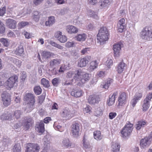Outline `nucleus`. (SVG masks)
I'll return each instance as SVG.
<instances>
[{
  "label": "nucleus",
  "mask_w": 152,
  "mask_h": 152,
  "mask_svg": "<svg viewBox=\"0 0 152 152\" xmlns=\"http://www.w3.org/2000/svg\"><path fill=\"white\" fill-rule=\"evenodd\" d=\"M98 64L96 60L91 62L89 68V70L92 71L96 69L98 66Z\"/></svg>",
  "instance_id": "nucleus-40"
},
{
  "label": "nucleus",
  "mask_w": 152,
  "mask_h": 152,
  "mask_svg": "<svg viewBox=\"0 0 152 152\" xmlns=\"http://www.w3.org/2000/svg\"><path fill=\"white\" fill-rule=\"evenodd\" d=\"M98 34L99 35V36L102 35H106L108 36L109 35L107 29L105 27H102L99 30V33Z\"/></svg>",
  "instance_id": "nucleus-29"
},
{
  "label": "nucleus",
  "mask_w": 152,
  "mask_h": 152,
  "mask_svg": "<svg viewBox=\"0 0 152 152\" xmlns=\"http://www.w3.org/2000/svg\"><path fill=\"white\" fill-rule=\"evenodd\" d=\"M113 80L110 78H109L107 79L105 82V83L104 85H102V88L106 89H107L110 86L112 83Z\"/></svg>",
  "instance_id": "nucleus-37"
},
{
  "label": "nucleus",
  "mask_w": 152,
  "mask_h": 152,
  "mask_svg": "<svg viewBox=\"0 0 152 152\" xmlns=\"http://www.w3.org/2000/svg\"><path fill=\"white\" fill-rule=\"evenodd\" d=\"M13 152H22L21 148L20 143L16 144L12 149Z\"/></svg>",
  "instance_id": "nucleus-42"
},
{
  "label": "nucleus",
  "mask_w": 152,
  "mask_h": 152,
  "mask_svg": "<svg viewBox=\"0 0 152 152\" xmlns=\"http://www.w3.org/2000/svg\"><path fill=\"white\" fill-rule=\"evenodd\" d=\"M6 7H3L0 9V16H3L6 13Z\"/></svg>",
  "instance_id": "nucleus-63"
},
{
  "label": "nucleus",
  "mask_w": 152,
  "mask_h": 152,
  "mask_svg": "<svg viewBox=\"0 0 152 152\" xmlns=\"http://www.w3.org/2000/svg\"><path fill=\"white\" fill-rule=\"evenodd\" d=\"M82 90L78 88L73 89L71 92L72 96L76 97H78L82 95Z\"/></svg>",
  "instance_id": "nucleus-21"
},
{
  "label": "nucleus",
  "mask_w": 152,
  "mask_h": 152,
  "mask_svg": "<svg viewBox=\"0 0 152 152\" xmlns=\"http://www.w3.org/2000/svg\"><path fill=\"white\" fill-rule=\"evenodd\" d=\"M13 62L14 64L18 67L21 66L22 63V61L21 60L16 58H13Z\"/></svg>",
  "instance_id": "nucleus-53"
},
{
  "label": "nucleus",
  "mask_w": 152,
  "mask_h": 152,
  "mask_svg": "<svg viewBox=\"0 0 152 152\" xmlns=\"http://www.w3.org/2000/svg\"><path fill=\"white\" fill-rule=\"evenodd\" d=\"M102 109L100 107H98L95 109L94 114L96 116H99L102 115Z\"/></svg>",
  "instance_id": "nucleus-48"
},
{
  "label": "nucleus",
  "mask_w": 152,
  "mask_h": 152,
  "mask_svg": "<svg viewBox=\"0 0 152 152\" xmlns=\"http://www.w3.org/2000/svg\"><path fill=\"white\" fill-rule=\"evenodd\" d=\"M120 145L118 142H113L111 145V152H119Z\"/></svg>",
  "instance_id": "nucleus-27"
},
{
  "label": "nucleus",
  "mask_w": 152,
  "mask_h": 152,
  "mask_svg": "<svg viewBox=\"0 0 152 152\" xmlns=\"http://www.w3.org/2000/svg\"><path fill=\"white\" fill-rule=\"evenodd\" d=\"M42 56L43 58L45 59H48L51 57V52L44 51L42 52Z\"/></svg>",
  "instance_id": "nucleus-47"
},
{
  "label": "nucleus",
  "mask_w": 152,
  "mask_h": 152,
  "mask_svg": "<svg viewBox=\"0 0 152 152\" xmlns=\"http://www.w3.org/2000/svg\"><path fill=\"white\" fill-rule=\"evenodd\" d=\"M1 101L5 107L9 105L11 101L10 94L6 91L3 92L1 95Z\"/></svg>",
  "instance_id": "nucleus-2"
},
{
  "label": "nucleus",
  "mask_w": 152,
  "mask_h": 152,
  "mask_svg": "<svg viewBox=\"0 0 152 152\" xmlns=\"http://www.w3.org/2000/svg\"><path fill=\"white\" fill-rule=\"evenodd\" d=\"M60 82V80L59 78L56 77L54 78L52 80V83L53 86L57 87Z\"/></svg>",
  "instance_id": "nucleus-51"
},
{
  "label": "nucleus",
  "mask_w": 152,
  "mask_h": 152,
  "mask_svg": "<svg viewBox=\"0 0 152 152\" xmlns=\"http://www.w3.org/2000/svg\"><path fill=\"white\" fill-rule=\"evenodd\" d=\"M152 98V93H149L146 96V98L144 100L142 107L143 111H146L150 107V103Z\"/></svg>",
  "instance_id": "nucleus-7"
},
{
  "label": "nucleus",
  "mask_w": 152,
  "mask_h": 152,
  "mask_svg": "<svg viewBox=\"0 0 152 152\" xmlns=\"http://www.w3.org/2000/svg\"><path fill=\"white\" fill-rule=\"evenodd\" d=\"M146 124V122L145 121H138L136 124V128L137 130H139L142 127H144Z\"/></svg>",
  "instance_id": "nucleus-38"
},
{
  "label": "nucleus",
  "mask_w": 152,
  "mask_h": 152,
  "mask_svg": "<svg viewBox=\"0 0 152 152\" xmlns=\"http://www.w3.org/2000/svg\"><path fill=\"white\" fill-rule=\"evenodd\" d=\"M122 44L121 43L116 44L113 45L114 55L115 57H118L120 55V51Z\"/></svg>",
  "instance_id": "nucleus-15"
},
{
  "label": "nucleus",
  "mask_w": 152,
  "mask_h": 152,
  "mask_svg": "<svg viewBox=\"0 0 152 152\" xmlns=\"http://www.w3.org/2000/svg\"><path fill=\"white\" fill-rule=\"evenodd\" d=\"M18 77L13 75L11 77L5 82V85L8 89H10L14 86V84L18 81Z\"/></svg>",
  "instance_id": "nucleus-5"
},
{
  "label": "nucleus",
  "mask_w": 152,
  "mask_h": 152,
  "mask_svg": "<svg viewBox=\"0 0 152 152\" xmlns=\"http://www.w3.org/2000/svg\"><path fill=\"white\" fill-rule=\"evenodd\" d=\"M28 24L27 22H22L18 24L19 27L22 28Z\"/></svg>",
  "instance_id": "nucleus-60"
},
{
  "label": "nucleus",
  "mask_w": 152,
  "mask_h": 152,
  "mask_svg": "<svg viewBox=\"0 0 152 152\" xmlns=\"http://www.w3.org/2000/svg\"><path fill=\"white\" fill-rule=\"evenodd\" d=\"M117 115L116 113L111 112L109 113V118L110 119H112L114 118Z\"/></svg>",
  "instance_id": "nucleus-61"
},
{
  "label": "nucleus",
  "mask_w": 152,
  "mask_h": 152,
  "mask_svg": "<svg viewBox=\"0 0 152 152\" xmlns=\"http://www.w3.org/2000/svg\"><path fill=\"white\" fill-rule=\"evenodd\" d=\"M118 93L114 92L112 95H110L109 96L108 101H107V104L109 106H111L114 104L115 101L116 96L117 95Z\"/></svg>",
  "instance_id": "nucleus-25"
},
{
  "label": "nucleus",
  "mask_w": 152,
  "mask_h": 152,
  "mask_svg": "<svg viewBox=\"0 0 152 152\" xmlns=\"http://www.w3.org/2000/svg\"><path fill=\"white\" fill-rule=\"evenodd\" d=\"M113 60L110 59H108L106 61V64L107 67L109 68V66L113 65Z\"/></svg>",
  "instance_id": "nucleus-62"
},
{
  "label": "nucleus",
  "mask_w": 152,
  "mask_h": 152,
  "mask_svg": "<svg viewBox=\"0 0 152 152\" xmlns=\"http://www.w3.org/2000/svg\"><path fill=\"white\" fill-rule=\"evenodd\" d=\"M110 0H100L99 5L101 8H103L107 6L110 4Z\"/></svg>",
  "instance_id": "nucleus-34"
},
{
  "label": "nucleus",
  "mask_w": 152,
  "mask_h": 152,
  "mask_svg": "<svg viewBox=\"0 0 152 152\" xmlns=\"http://www.w3.org/2000/svg\"><path fill=\"white\" fill-rule=\"evenodd\" d=\"M133 125L129 122L121 131L123 137H126L130 135L132 131Z\"/></svg>",
  "instance_id": "nucleus-4"
},
{
  "label": "nucleus",
  "mask_w": 152,
  "mask_h": 152,
  "mask_svg": "<svg viewBox=\"0 0 152 152\" xmlns=\"http://www.w3.org/2000/svg\"><path fill=\"white\" fill-rule=\"evenodd\" d=\"M0 42L5 47H7L9 44V42L7 39L2 38L0 39Z\"/></svg>",
  "instance_id": "nucleus-50"
},
{
  "label": "nucleus",
  "mask_w": 152,
  "mask_h": 152,
  "mask_svg": "<svg viewBox=\"0 0 152 152\" xmlns=\"http://www.w3.org/2000/svg\"><path fill=\"white\" fill-rule=\"evenodd\" d=\"M34 90L36 94L39 95L41 93L42 90L39 86H37L34 88Z\"/></svg>",
  "instance_id": "nucleus-49"
},
{
  "label": "nucleus",
  "mask_w": 152,
  "mask_h": 152,
  "mask_svg": "<svg viewBox=\"0 0 152 152\" xmlns=\"http://www.w3.org/2000/svg\"><path fill=\"white\" fill-rule=\"evenodd\" d=\"M82 75V73L77 71V73L75 74L73 77L74 79H73L75 80L77 84L79 86L83 84V83H80L81 81L83 79Z\"/></svg>",
  "instance_id": "nucleus-14"
},
{
  "label": "nucleus",
  "mask_w": 152,
  "mask_h": 152,
  "mask_svg": "<svg viewBox=\"0 0 152 152\" xmlns=\"http://www.w3.org/2000/svg\"><path fill=\"white\" fill-rule=\"evenodd\" d=\"M152 138V132L148 137H146L142 139L140 142V145L141 148H145L150 145L151 140Z\"/></svg>",
  "instance_id": "nucleus-6"
},
{
  "label": "nucleus",
  "mask_w": 152,
  "mask_h": 152,
  "mask_svg": "<svg viewBox=\"0 0 152 152\" xmlns=\"http://www.w3.org/2000/svg\"><path fill=\"white\" fill-rule=\"evenodd\" d=\"M74 113L72 110L66 107L62 111L61 115L65 120H68L73 117Z\"/></svg>",
  "instance_id": "nucleus-3"
},
{
  "label": "nucleus",
  "mask_w": 152,
  "mask_h": 152,
  "mask_svg": "<svg viewBox=\"0 0 152 152\" xmlns=\"http://www.w3.org/2000/svg\"><path fill=\"white\" fill-rule=\"evenodd\" d=\"M41 83L42 85L45 88H48L50 86L49 81L48 80H47L45 78H42L41 79Z\"/></svg>",
  "instance_id": "nucleus-45"
},
{
  "label": "nucleus",
  "mask_w": 152,
  "mask_h": 152,
  "mask_svg": "<svg viewBox=\"0 0 152 152\" xmlns=\"http://www.w3.org/2000/svg\"><path fill=\"white\" fill-rule=\"evenodd\" d=\"M15 54L20 56L24 52V49L22 46H20L18 47L16 50L12 52Z\"/></svg>",
  "instance_id": "nucleus-31"
},
{
  "label": "nucleus",
  "mask_w": 152,
  "mask_h": 152,
  "mask_svg": "<svg viewBox=\"0 0 152 152\" xmlns=\"http://www.w3.org/2000/svg\"><path fill=\"white\" fill-rule=\"evenodd\" d=\"M55 36L61 43H64L67 40V37L65 35H62V33L60 31L56 32Z\"/></svg>",
  "instance_id": "nucleus-12"
},
{
  "label": "nucleus",
  "mask_w": 152,
  "mask_h": 152,
  "mask_svg": "<svg viewBox=\"0 0 152 152\" xmlns=\"http://www.w3.org/2000/svg\"><path fill=\"white\" fill-rule=\"evenodd\" d=\"M45 125L42 121L38 122L35 126V129L38 132L42 134L45 131Z\"/></svg>",
  "instance_id": "nucleus-16"
},
{
  "label": "nucleus",
  "mask_w": 152,
  "mask_h": 152,
  "mask_svg": "<svg viewBox=\"0 0 152 152\" xmlns=\"http://www.w3.org/2000/svg\"><path fill=\"white\" fill-rule=\"evenodd\" d=\"M61 145L63 148H67L71 146V143L68 139L65 138L63 140Z\"/></svg>",
  "instance_id": "nucleus-28"
},
{
  "label": "nucleus",
  "mask_w": 152,
  "mask_h": 152,
  "mask_svg": "<svg viewBox=\"0 0 152 152\" xmlns=\"http://www.w3.org/2000/svg\"><path fill=\"white\" fill-rule=\"evenodd\" d=\"M40 17V13L37 11H34L33 13V20L36 22H38Z\"/></svg>",
  "instance_id": "nucleus-33"
},
{
  "label": "nucleus",
  "mask_w": 152,
  "mask_h": 152,
  "mask_svg": "<svg viewBox=\"0 0 152 152\" xmlns=\"http://www.w3.org/2000/svg\"><path fill=\"white\" fill-rule=\"evenodd\" d=\"M61 62V59L59 58H55L50 60L49 62L50 66L52 67L57 66L60 64Z\"/></svg>",
  "instance_id": "nucleus-22"
},
{
  "label": "nucleus",
  "mask_w": 152,
  "mask_h": 152,
  "mask_svg": "<svg viewBox=\"0 0 152 152\" xmlns=\"http://www.w3.org/2000/svg\"><path fill=\"white\" fill-rule=\"evenodd\" d=\"M126 23L124 18L120 20L117 24L118 31L121 33L123 32L126 27Z\"/></svg>",
  "instance_id": "nucleus-10"
},
{
  "label": "nucleus",
  "mask_w": 152,
  "mask_h": 152,
  "mask_svg": "<svg viewBox=\"0 0 152 152\" xmlns=\"http://www.w3.org/2000/svg\"><path fill=\"white\" fill-rule=\"evenodd\" d=\"M5 31V28L4 24L0 20V34L3 33Z\"/></svg>",
  "instance_id": "nucleus-55"
},
{
  "label": "nucleus",
  "mask_w": 152,
  "mask_h": 152,
  "mask_svg": "<svg viewBox=\"0 0 152 152\" xmlns=\"http://www.w3.org/2000/svg\"><path fill=\"white\" fill-rule=\"evenodd\" d=\"M35 102V101L27 102V104L26 108V111L27 112H30L34 108Z\"/></svg>",
  "instance_id": "nucleus-23"
},
{
  "label": "nucleus",
  "mask_w": 152,
  "mask_h": 152,
  "mask_svg": "<svg viewBox=\"0 0 152 152\" xmlns=\"http://www.w3.org/2000/svg\"><path fill=\"white\" fill-rule=\"evenodd\" d=\"M35 96L33 94L28 93L25 95L23 99L24 101L28 102L35 101Z\"/></svg>",
  "instance_id": "nucleus-19"
},
{
  "label": "nucleus",
  "mask_w": 152,
  "mask_h": 152,
  "mask_svg": "<svg viewBox=\"0 0 152 152\" xmlns=\"http://www.w3.org/2000/svg\"><path fill=\"white\" fill-rule=\"evenodd\" d=\"M125 67V64L123 62H121L118 66L117 71L118 73H121L122 72Z\"/></svg>",
  "instance_id": "nucleus-43"
},
{
  "label": "nucleus",
  "mask_w": 152,
  "mask_h": 152,
  "mask_svg": "<svg viewBox=\"0 0 152 152\" xmlns=\"http://www.w3.org/2000/svg\"><path fill=\"white\" fill-rule=\"evenodd\" d=\"M83 146L86 148L90 147V143L87 137L84 136L83 140Z\"/></svg>",
  "instance_id": "nucleus-44"
},
{
  "label": "nucleus",
  "mask_w": 152,
  "mask_h": 152,
  "mask_svg": "<svg viewBox=\"0 0 152 152\" xmlns=\"http://www.w3.org/2000/svg\"><path fill=\"white\" fill-rule=\"evenodd\" d=\"M99 99L97 96H90L88 99V102L91 104H94L98 102Z\"/></svg>",
  "instance_id": "nucleus-24"
},
{
  "label": "nucleus",
  "mask_w": 152,
  "mask_h": 152,
  "mask_svg": "<svg viewBox=\"0 0 152 152\" xmlns=\"http://www.w3.org/2000/svg\"><path fill=\"white\" fill-rule=\"evenodd\" d=\"M87 38L86 35L84 33L78 35L75 37L76 39L78 41L83 42Z\"/></svg>",
  "instance_id": "nucleus-30"
},
{
  "label": "nucleus",
  "mask_w": 152,
  "mask_h": 152,
  "mask_svg": "<svg viewBox=\"0 0 152 152\" xmlns=\"http://www.w3.org/2000/svg\"><path fill=\"white\" fill-rule=\"evenodd\" d=\"M71 56L77 58L79 57L78 54L77 52L75 50H72L70 52Z\"/></svg>",
  "instance_id": "nucleus-59"
},
{
  "label": "nucleus",
  "mask_w": 152,
  "mask_h": 152,
  "mask_svg": "<svg viewBox=\"0 0 152 152\" xmlns=\"http://www.w3.org/2000/svg\"><path fill=\"white\" fill-rule=\"evenodd\" d=\"M80 124L77 123H74L72 126L71 133L74 137H77L80 135Z\"/></svg>",
  "instance_id": "nucleus-9"
},
{
  "label": "nucleus",
  "mask_w": 152,
  "mask_h": 152,
  "mask_svg": "<svg viewBox=\"0 0 152 152\" xmlns=\"http://www.w3.org/2000/svg\"><path fill=\"white\" fill-rule=\"evenodd\" d=\"M142 93L139 92H137L134 96V98L137 100L139 101L142 98Z\"/></svg>",
  "instance_id": "nucleus-54"
},
{
  "label": "nucleus",
  "mask_w": 152,
  "mask_h": 152,
  "mask_svg": "<svg viewBox=\"0 0 152 152\" xmlns=\"http://www.w3.org/2000/svg\"><path fill=\"white\" fill-rule=\"evenodd\" d=\"M91 59V56H86L84 58L80 59L78 62V66L80 67H83L86 66Z\"/></svg>",
  "instance_id": "nucleus-11"
},
{
  "label": "nucleus",
  "mask_w": 152,
  "mask_h": 152,
  "mask_svg": "<svg viewBox=\"0 0 152 152\" xmlns=\"http://www.w3.org/2000/svg\"><path fill=\"white\" fill-rule=\"evenodd\" d=\"M54 126L56 129L58 130L60 132H61L63 131V128L61 126L59 125L55 126V125H54Z\"/></svg>",
  "instance_id": "nucleus-64"
},
{
  "label": "nucleus",
  "mask_w": 152,
  "mask_h": 152,
  "mask_svg": "<svg viewBox=\"0 0 152 152\" xmlns=\"http://www.w3.org/2000/svg\"><path fill=\"white\" fill-rule=\"evenodd\" d=\"M43 67V65H40L38 67V73L40 76L42 75V71L44 70Z\"/></svg>",
  "instance_id": "nucleus-58"
},
{
  "label": "nucleus",
  "mask_w": 152,
  "mask_h": 152,
  "mask_svg": "<svg viewBox=\"0 0 152 152\" xmlns=\"http://www.w3.org/2000/svg\"><path fill=\"white\" fill-rule=\"evenodd\" d=\"M33 123V122L31 118H26L23 121L22 126L25 129L27 130L32 126Z\"/></svg>",
  "instance_id": "nucleus-13"
},
{
  "label": "nucleus",
  "mask_w": 152,
  "mask_h": 152,
  "mask_svg": "<svg viewBox=\"0 0 152 152\" xmlns=\"http://www.w3.org/2000/svg\"><path fill=\"white\" fill-rule=\"evenodd\" d=\"M140 36L142 39L149 40L152 38V29L150 27H145L140 32Z\"/></svg>",
  "instance_id": "nucleus-1"
},
{
  "label": "nucleus",
  "mask_w": 152,
  "mask_h": 152,
  "mask_svg": "<svg viewBox=\"0 0 152 152\" xmlns=\"http://www.w3.org/2000/svg\"><path fill=\"white\" fill-rule=\"evenodd\" d=\"M66 31L69 34L76 33L78 31V29L72 26H68L66 27Z\"/></svg>",
  "instance_id": "nucleus-26"
},
{
  "label": "nucleus",
  "mask_w": 152,
  "mask_h": 152,
  "mask_svg": "<svg viewBox=\"0 0 152 152\" xmlns=\"http://www.w3.org/2000/svg\"><path fill=\"white\" fill-rule=\"evenodd\" d=\"M87 14L88 16L92 17L93 18L96 19H97L98 18V17L96 13L91 10H89L88 11Z\"/></svg>",
  "instance_id": "nucleus-39"
},
{
  "label": "nucleus",
  "mask_w": 152,
  "mask_h": 152,
  "mask_svg": "<svg viewBox=\"0 0 152 152\" xmlns=\"http://www.w3.org/2000/svg\"><path fill=\"white\" fill-rule=\"evenodd\" d=\"M11 139L7 137H4L3 140V145L5 147H7L12 143Z\"/></svg>",
  "instance_id": "nucleus-32"
},
{
  "label": "nucleus",
  "mask_w": 152,
  "mask_h": 152,
  "mask_svg": "<svg viewBox=\"0 0 152 152\" xmlns=\"http://www.w3.org/2000/svg\"><path fill=\"white\" fill-rule=\"evenodd\" d=\"M82 80L81 81V83H84L86 81L88 80L89 79V75L87 73L83 74L82 73Z\"/></svg>",
  "instance_id": "nucleus-41"
},
{
  "label": "nucleus",
  "mask_w": 152,
  "mask_h": 152,
  "mask_svg": "<svg viewBox=\"0 0 152 152\" xmlns=\"http://www.w3.org/2000/svg\"><path fill=\"white\" fill-rule=\"evenodd\" d=\"M6 23L7 26L10 28L15 29L16 28V22L13 19H9L6 20Z\"/></svg>",
  "instance_id": "nucleus-17"
},
{
  "label": "nucleus",
  "mask_w": 152,
  "mask_h": 152,
  "mask_svg": "<svg viewBox=\"0 0 152 152\" xmlns=\"http://www.w3.org/2000/svg\"><path fill=\"white\" fill-rule=\"evenodd\" d=\"M21 114L22 113L20 110H16L14 112V115L17 118H19Z\"/></svg>",
  "instance_id": "nucleus-57"
},
{
  "label": "nucleus",
  "mask_w": 152,
  "mask_h": 152,
  "mask_svg": "<svg viewBox=\"0 0 152 152\" xmlns=\"http://www.w3.org/2000/svg\"><path fill=\"white\" fill-rule=\"evenodd\" d=\"M55 22V19L54 17L52 16L49 18L48 20L45 23L46 26H52Z\"/></svg>",
  "instance_id": "nucleus-35"
},
{
  "label": "nucleus",
  "mask_w": 152,
  "mask_h": 152,
  "mask_svg": "<svg viewBox=\"0 0 152 152\" xmlns=\"http://www.w3.org/2000/svg\"><path fill=\"white\" fill-rule=\"evenodd\" d=\"M25 152H38L40 149L39 146L35 143H29L27 145Z\"/></svg>",
  "instance_id": "nucleus-8"
},
{
  "label": "nucleus",
  "mask_w": 152,
  "mask_h": 152,
  "mask_svg": "<svg viewBox=\"0 0 152 152\" xmlns=\"http://www.w3.org/2000/svg\"><path fill=\"white\" fill-rule=\"evenodd\" d=\"M76 44V43L72 41V42H67L65 44V46L67 48H70L75 47V46Z\"/></svg>",
  "instance_id": "nucleus-52"
},
{
  "label": "nucleus",
  "mask_w": 152,
  "mask_h": 152,
  "mask_svg": "<svg viewBox=\"0 0 152 152\" xmlns=\"http://www.w3.org/2000/svg\"><path fill=\"white\" fill-rule=\"evenodd\" d=\"M126 94L123 92L121 94L118 98V105L122 106L125 104L126 102Z\"/></svg>",
  "instance_id": "nucleus-18"
},
{
  "label": "nucleus",
  "mask_w": 152,
  "mask_h": 152,
  "mask_svg": "<svg viewBox=\"0 0 152 152\" xmlns=\"http://www.w3.org/2000/svg\"><path fill=\"white\" fill-rule=\"evenodd\" d=\"M43 141L44 142V150L46 151L49 147L50 142L45 137L43 139Z\"/></svg>",
  "instance_id": "nucleus-46"
},
{
  "label": "nucleus",
  "mask_w": 152,
  "mask_h": 152,
  "mask_svg": "<svg viewBox=\"0 0 152 152\" xmlns=\"http://www.w3.org/2000/svg\"><path fill=\"white\" fill-rule=\"evenodd\" d=\"M73 81V79L71 80L70 82H69L68 81H66L64 82H62V85L63 86L72 85V82Z\"/></svg>",
  "instance_id": "nucleus-56"
},
{
  "label": "nucleus",
  "mask_w": 152,
  "mask_h": 152,
  "mask_svg": "<svg viewBox=\"0 0 152 152\" xmlns=\"http://www.w3.org/2000/svg\"><path fill=\"white\" fill-rule=\"evenodd\" d=\"M94 136L95 139L97 140H99L102 138V136L101 134V133L99 131H96L94 132Z\"/></svg>",
  "instance_id": "nucleus-36"
},
{
  "label": "nucleus",
  "mask_w": 152,
  "mask_h": 152,
  "mask_svg": "<svg viewBox=\"0 0 152 152\" xmlns=\"http://www.w3.org/2000/svg\"><path fill=\"white\" fill-rule=\"evenodd\" d=\"M99 35L98 34L97 36V38L98 42H99L100 45L104 44L105 42L107 41L109 38L108 36L106 35H102L99 36Z\"/></svg>",
  "instance_id": "nucleus-20"
}]
</instances>
